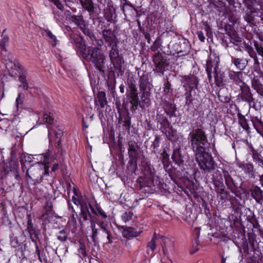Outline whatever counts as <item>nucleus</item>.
Wrapping results in <instances>:
<instances>
[{
	"label": "nucleus",
	"mask_w": 263,
	"mask_h": 263,
	"mask_svg": "<svg viewBox=\"0 0 263 263\" xmlns=\"http://www.w3.org/2000/svg\"><path fill=\"white\" fill-rule=\"evenodd\" d=\"M183 87L187 90H192L194 88H197L198 84V80L194 75L184 76Z\"/></svg>",
	"instance_id": "17"
},
{
	"label": "nucleus",
	"mask_w": 263,
	"mask_h": 263,
	"mask_svg": "<svg viewBox=\"0 0 263 263\" xmlns=\"http://www.w3.org/2000/svg\"><path fill=\"white\" fill-rule=\"evenodd\" d=\"M57 238L59 240L62 242L65 241L67 239V236L65 234V231L64 230L60 231Z\"/></svg>",
	"instance_id": "55"
},
{
	"label": "nucleus",
	"mask_w": 263,
	"mask_h": 263,
	"mask_svg": "<svg viewBox=\"0 0 263 263\" xmlns=\"http://www.w3.org/2000/svg\"><path fill=\"white\" fill-rule=\"evenodd\" d=\"M6 65L7 68H10L17 70L19 74H21L23 72H25L24 68L19 63H13L12 60L10 59L6 60Z\"/></svg>",
	"instance_id": "34"
},
{
	"label": "nucleus",
	"mask_w": 263,
	"mask_h": 263,
	"mask_svg": "<svg viewBox=\"0 0 263 263\" xmlns=\"http://www.w3.org/2000/svg\"><path fill=\"white\" fill-rule=\"evenodd\" d=\"M160 139H161V138L159 136H158V135L155 136V139L154 142H153V144L152 146L153 147V149H156L159 147L160 143Z\"/></svg>",
	"instance_id": "56"
},
{
	"label": "nucleus",
	"mask_w": 263,
	"mask_h": 263,
	"mask_svg": "<svg viewBox=\"0 0 263 263\" xmlns=\"http://www.w3.org/2000/svg\"><path fill=\"white\" fill-rule=\"evenodd\" d=\"M80 30L91 41L93 42L96 40L94 29L92 26H90L87 23Z\"/></svg>",
	"instance_id": "29"
},
{
	"label": "nucleus",
	"mask_w": 263,
	"mask_h": 263,
	"mask_svg": "<svg viewBox=\"0 0 263 263\" xmlns=\"http://www.w3.org/2000/svg\"><path fill=\"white\" fill-rule=\"evenodd\" d=\"M240 92L238 95V97L241 101L247 102L251 105V103L254 102V99L249 86L246 84L240 87Z\"/></svg>",
	"instance_id": "13"
},
{
	"label": "nucleus",
	"mask_w": 263,
	"mask_h": 263,
	"mask_svg": "<svg viewBox=\"0 0 263 263\" xmlns=\"http://www.w3.org/2000/svg\"><path fill=\"white\" fill-rule=\"evenodd\" d=\"M238 123L242 128L248 133L250 132V127L249 126L248 121L245 118V117L242 114H238Z\"/></svg>",
	"instance_id": "36"
},
{
	"label": "nucleus",
	"mask_w": 263,
	"mask_h": 263,
	"mask_svg": "<svg viewBox=\"0 0 263 263\" xmlns=\"http://www.w3.org/2000/svg\"><path fill=\"white\" fill-rule=\"evenodd\" d=\"M251 197L257 203H260L263 200V191L257 186H253L250 190Z\"/></svg>",
	"instance_id": "23"
},
{
	"label": "nucleus",
	"mask_w": 263,
	"mask_h": 263,
	"mask_svg": "<svg viewBox=\"0 0 263 263\" xmlns=\"http://www.w3.org/2000/svg\"><path fill=\"white\" fill-rule=\"evenodd\" d=\"M188 140L194 152L205 148L209 143L202 123L196 122V125L192 127V131L189 134Z\"/></svg>",
	"instance_id": "1"
},
{
	"label": "nucleus",
	"mask_w": 263,
	"mask_h": 263,
	"mask_svg": "<svg viewBox=\"0 0 263 263\" xmlns=\"http://www.w3.org/2000/svg\"><path fill=\"white\" fill-rule=\"evenodd\" d=\"M147 247L153 251L156 248V237L154 236L151 240L148 243Z\"/></svg>",
	"instance_id": "60"
},
{
	"label": "nucleus",
	"mask_w": 263,
	"mask_h": 263,
	"mask_svg": "<svg viewBox=\"0 0 263 263\" xmlns=\"http://www.w3.org/2000/svg\"><path fill=\"white\" fill-rule=\"evenodd\" d=\"M71 43L75 44L77 48V53L81 58L84 57L88 50V47L85 43L83 37L76 33H70L69 35Z\"/></svg>",
	"instance_id": "8"
},
{
	"label": "nucleus",
	"mask_w": 263,
	"mask_h": 263,
	"mask_svg": "<svg viewBox=\"0 0 263 263\" xmlns=\"http://www.w3.org/2000/svg\"><path fill=\"white\" fill-rule=\"evenodd\" d=\"M126 96L129 103L132 105L130 111L135 112L138 109L139 106L142 104L138 96V91L126 92Z\"/></svg>",
	"instance_id": "12"
},
{
	"label": "nucleus",
	"mask_w": 263,
	"mask_h": 263,
	"mask_svg": "<svg viewBox=\"0 0 263 263\" xmlns=\"http://www.w3.org/2000/svg\"><path fill=\"white\" fill-rule=\"evenodd\" d=\"M48 155L45 154L44 162H38L36 164H33L31 165L26 173V177L27 180L30 179L34 181V183H40L42 181L43 174L44 176L49 175L48 162L46 160Z\"/></svg>",
	"instance_id": "3"
},
{
	"label": "nucleus",
	"mask_w": 263,
	"mask_h": 263,
	"mask_svg": "<svg viewBox=\"0 0 263 263\" xmlns=\"http://www.w3.org/2000/svg\"><path fill=\"white\" fill-rule=\"evenodd\" d=\"M79 1L82 9L88 12L90 20L95 22L99 18V12L97 11L93 0H79Z\"/></svg>",
	"instance_id": "9"
},
{
	"label": "nucleus",
	"mask_w": 263,
	"mask_h": 263,
	"mask_svg": "<svg viewBox=\"0 0 263 263\" xmlns=\"http://www.w3.org/2000/svg\"><path fill=\"white\" fill-rule=\"evenodd\" d=\"M185 104L187 106H191L193 104V97L192 90H187L185 93Z\"/></svg>",
	"instance_id": "48"
},
{
	"label": "nucleus",
	"mask_w": 263,
	"mask_h": 263,
	"mask_svg": "<svg viewBox=\"0 0 263 263\" xmlns=\"http://www.w3.org/2000/svg\"><path fill=\"white\" fill-rule=\"evenodd\" d=\"M133 213L130 211L125 212L122 216V219L127 222L132 219Z\"/></svg>",
	"instance_id": "52"
},
{
	"label": "nucleus",
	"mask_w": 263,
	"mask_h": 263,
	"mask_svg": "<svg viewBox=\"0 0 263 263\" xmlns=\"http://www.w3.org/2000/svg\"><path fill=\"white\" fill-rule=\"evenodd\" d=\"M82 58L92 63L102 76H104L108 70V66L105 65V56L98 47L88 46L87 52Z\"/></svg>",
	"instance_id": "2"
},
{
	"label": "nucleus",
	"mask_w": 263,
	"mask_h": 263,
	"mask_svg": "<svg viewBox=\"0 0 263 263\" xmlns=\"http://www.w3.org/2000/svg\"><path fill=\"white\" fill-rule=\"evenodd\" d=\"M161 46V39L160 37H158L156 38L153 45L151 46L150 49L151 51L155 52Z\"/></svg>",
	"instance_id": "46"
},
{
	"label": "nucleus",
	"mask_w": 263,
	"mask_h": 263,
	"mask_svg": "<svg viewBox=\"0 0 263 263\" xmlns=\"http://www.w3.org/2000/svg\"><path fill=\"white\" fill-rule=\"evenodd\" d=\"M78 253L81 258L85 257L86 256L87 253L86 251L85 245L83 243H80Z\"/></svg>",
	"instance_id": "50"
},
{
	"label": "nucleus",
	"mask_w": 263,
	"mask_h": 263,
	"mask_svg": "<svg viewBox=\"0 0 263 263\" xmlns=\"http://www.w3.org/2000/svg\"><path fill=\"white\" fill-rule=\"evenodd\" d=\"M211 179L213 184L215 191L224 186L222 175L220 172L218 170L213 173Z\"/></svg>",
	"instance_id": "18"
},
{
	"label": "nucleus",
	"mask_w": 263,
	"mask_h": 263,
	"mask_svg": "<svg viewBox=\"0 0 263 263\" xmlns=\"http://www.w3.org/2000/svg\"><path fill=\"white\" fill-rule=\"evenodd\" d=\"M88 203H85L84 204H81V213H80V221L81 222L82 219L83 221H86L87 219V213L89 214L88 210Z\"/></svg>",
	"instance_id": "35"
},
{
	"label": "nucleus",
	"mask_w": 263,
	"mask_h": 263,
	"mask_svg": "<svg viewBox=\"0 0 263 263\" xmlns=\"http://www.w3.org/2000/svg\"><path fill=\"white\" fill-rule=\"evenodd\" d=\"M242 72L241 71H230L229 72V77L230 79L233 81L234 83L238 85L240 87L243 86L246 83L242 81Z\"/></svg>",
	"instance_id": "19"
},
{
	"label": "nucleus",
	"mask_w": 263,
	"mask_h": 263,
	"mask_svg": "<svg viewBox=\"0 0 263 263\" xmlns=\"http://www.w3.org/2000/svg\"><path fill=\"white\" fill-rule=\"evenodd\" d=\"M223 173L225 179V183L228 189L236 196L238 197L239 191H238L237 184L234 182L228 171H223Z\"/></svg>",
	"instance_id": "14"
},
{
	"label": "nucleus",
	"mask_w": 263,
	"mask_h": 263,
	"mask_svg": "<svg viewBox=\"0 0 263 263\" xmlns=\"http://www.w3.org/2000/svg\"><path fill=\"white\" fill-rule=\"evenodd\" d=\"M160 158H161V162L163 164V167L165 170H166L170 166L171 162L170 160L169 155L166 153V152L165 149L163 151L162 153L161 154Z\"/></svg>",
	"instance_id": "38"
},
{
	"label": "nucleus",
	"mask_w": 263,
	"mask_h": 263,
	"mask_svg": "<svg viewBox=\"0 0 263 263\" xmlns=\"http://www.w3.org/2000/svg\"><path fill=\"white\" fill-rule=\"evenodd\" d=\"M95 105H100L101 108H104L107 104L106 93L104 91H99L95 98Z\"/></svg>",
	"instance_id": "26"
},
{
	"label": "nucleus",
	"mask_w": 263,
	"mask_h": 263,
	"mask_svg": "<svg viewBox=\"0 0 263 263\" xmlns=\"http://www.w3.org/2000/svg\"><path fill=\"white\" fill-rule=\"evenodd\" d=\"M109 25V24L107 26H104L105 28L102 30L101 33L103 40L108 46L115 45L119 42L115 31L111 29H107Z\"/></svg>",
	"instance_id": "11"
},
{
	"label": "nucleus",
	"mask_w": 263,
	"mask_h": 263,
	"mask_svg": "<svg viewBox=\"0 0 263 263\" xmlns=\"http://www.w3.org/2000/svg\"><path fill=\"white\" fill-rule=\"evenodd\" d=\"M27 229L29 233L30 238L32 241L35 242L36 240L38 239V233L36 231L35 228L32 223L31 219H29L27 222Z\"/></svg>",
	"instance_id": "31"
},
{
	"label": "nucleus",
	"mask_w": 263,
	"mask_h": 263,
	"mask_svg": "<svg viewBox=\"0 0 263 263\" xmlns=\"http://www.w3.org/2000/svg\"><path fill=\"white\" fill-rule=\"evenodd\" d=\"M45 32L46 33V35L49 38V41L51 44L52 46L53 47H55L57 44L56 37L49 30H45Z\"/></svg>",
	"instance_id": "44"
},
{
	"label": "nucleus",
	"mask_w": 263,
	"mask_h": 263,
	"mask_svg": "<svg viewBox=\"0 0 263 263\" xmlns=\"http://www.w3.org/2000/svg\"><path fill=\"white\" fill-rule=\"evenodd\" d=\"M249 221L252 224L253 227L255 229L260 228V224L256 218L253 216L249 219Z\"/></svg>",
	"instance_id": "58"
},
{
	"label": "nucleus",
	"mask_w": 263,
	"mask_h": 263,
	"mask_svg": "<svg viewBox=\"0 0 263 263\" xmlns=\"http://www.w3.org/2000/svg\"><path fill=\"white\" fill-rule=\"evenodd\" d=\"M195 154V159L197 161L200 168L202 170L204 173H209L214 171L217 164L214 160V159L211 154L205 152V148L197 151L194 152Z\"/></svg>",
	"instance_id": "5"
},
{
	"label": "nucleus",
	"mask_w": 263,
	"mask_h": 263,
	"mask_svg": "<svg viewBox=\"0 0 263 263\" xmlns=\"http://www.w3.org/2000/svg\"><path fill=\"white\" fill-rule=\"evenodd\" d=\"M25 98V95L23 93H20L16 99V106L18 107L19 105H22Z\"/></svg>",
	"instance_id": "57"
},
{
	"label": "nucleus",
	"mask_w": 263,
	"mask_h": 263,
	"mask_svg": "<svg viewBox=\"0 0 263 263\" xmlns=\"http://www.w3.org/2000/svg\"><path fill=\"white\" fill-rule=\"evenodd\" d=\"M112 9L107 6L103 10V17L109 23H111L112 21Z\"/></svg>",
	"instance_id": "39"
},
{
	"label": "nucleus",
	"mask_w": 263,
	"mask_h": 263,
	"mask_svg": "<svg viewBox=\"0 0 263 263\" xmlns=\"http://www.w3.org/2000/svg\"><path fill=\"white\" fill-rule=\"evenodd\" d=\"M111 63L112 64L114 69L117 71L118 76H122L124 73V70L123 67L124 64V60L122 57L110 60Z\"/></svg>",
	"instance_id": "20"
},
{
	"label": "nucleus",
	"mask_w": 263,
	"mask_h": 263,
	"mask_svg": "<svg viewBox=\"0 0 263 263\" xmlns=\"http://www.w3.org/2000/svg\"><path fill=\"white\" fill-rule=\"evenodd\" d=\"M157 119L158 120V122H159L160 124H161L162 125V127H161L160 129H162V128H164L165 129L166 128L170 127L171 124L168 121L167 118L164 115H159L158 117H157Z\"/></svg>",
	"instance_id": "40"
},
{
	"label": "nucleus",
	"mask_w": 263,
	"mask_h": 263,
	"mask_svg": "<svg viewBox=\"0 0 263 263\" xmlns=\"http://www.w3.org/2000/svg\"><path fill=\"white\" fill-rule=\"evenodd\" d=\"M171 90V84L168 80L165 82L163 87V93L165 95H168Z\"/></svg>",
	"instance_id": "54"
},
{
	"label": "nucleus",
	"mask_w": 263,
	"mask_h": 263,
	"mask_svg": "<svg viewBox=\"0 0 263 263\" xmlns=\"http://www.w3.org/2000/svg\"><path fill=\"white\" fill-rule=\"evenodd\" d=\"M254 46L257 53L263 58V46L262 44L258 43L256 41H254Z\"/></svg>",
	"instance_id": "53"
},
{
	"label": "nucleus",
	"mask_w": 263,
	"mask_h": 263,
	"mask_svg": "<svg viewBox=\"0 0 263 263\" xmlns=\"http://www.w3.org/2000/svg\"><path fill=\"white\" fill-rule=\"evenodd\" d=\"M165 112L170 117L176 116L175 111L176 108L175 105L174 104H170L166 107L164 109Z\"/></svg>",
	"instance_id": "42"
},
{
	"label": "nucleus",
	"mask_w": 263,
	"mask_h": 263,
	"mask_svg": "<svg viewBox=\"0 0 263 263\" xmlns=\"http://www.w3.org/2000/svg\"><path fill=\"white\" fill-rule=\"evenodd\" d=\"M204 29L206 32V35L209 37H211L212 36V32L211 31V29L208 24L205 23L204 24Z\"/></svg>",
	"instance_id": "61"
},
{
	"label": "nucleus",
	"mask_w": 263,
	"mask_h": 263,
	"mask_svg": "<svg viewBox=\"0 0 263 263\" xmlns=\"http://www.w3.org/2000/svg\"><path fill=\"white\" fill-rule=\"evenodd\" d=\"M229 193L227 191L226 192H223V193L220 194L219 195H217V197L220 199L221 200L226 201L228 198Z\"/></svg>",
	"instance_id": "62"
},
{
	"label": "nucleus",
	"mask_w": 263,
	"mask_h": 263,
	"mask_svg": "<svg viewBox=\"0 0 263 263\" xmlns=\"http://www.w3.org/2000/svg\"><path fill=\"white\" fill-rule=\"evenodd\" d=\"M251 86L256 90L258 87H260L261 85L259 83L258 79L254 78L251 81Z\"/></svg>",
	"instance_id": "59"
},
{
	"label": "nucleus",
	"mask_w": 263,
	"mask_h": 263,
	"mask_svg": "<svg viewBox=\"0 0 263 263\" xmlns=\"http://www.w3.org/2000/svg\"><path fill=\"white\" fill-rule=\"evenodd\" d=\"M162 250L165 256L167 255L169 253H172L174 251V242L168 238H164L163 239Z\"/></svg>",
	"instance_id": "24"
},
{
	"label": "nucleus",
	"mask_w": 263,
	"mask_h": 263,
	"mask_svg": "<svg viewBox=\"0 0 263 263\" xmlns=\"http://www.w3.org/2000/svg\"><path fill=\"white\" fill-rule=\"evenodd\" d=\"M9 42V37L7 35H2V39L0 41V47L3 50H6V46Z\"/></svg>",
	"instance_id": "45"
},
{
	"label": "nucleus",
	"mask_w": 263,
	"mask_h": 263,
	"mask_svg": "<svg viewBox=\"0 0 263 263\" xmlns=\"http://www.w3.org/2000/svg\"><path fill=\"white\" fill-rule=\"evenodd\" d=\"M139 87L140 89V100L142 103L139 107L144 108L145 106L149 107L151 105V91L153 87L152 81L147 74H143L139 79Z\"/></svg>",
	"instance_id": "4"
},
{
	"label": "nucleus",
	"mask_w": 263,
	"mask_h": 263,
	"mask_svg": "<svg viewBox=\"0 0 263 263\" xmlns=\"http://www.w3.org/2000/svg\"><path fill=\"white\" fill-rule=\"evenodd\" d=\"M109 46L111 47V49L109 51L108 53L110 60H112L121 57L119 55V50L118 49V44H115V45Z\"/></svg>",
	"instance_id": "37"
},
{
	"label": "nucleus",
	"mask_w": 263,
	"mask_h": 263,
	"mask_svg": "<svg viewBox=\"0 0 263 263\" xmlns=\"http://www.w3.org/2000/svg\"><path fill=\"white\" fill-rule=\"evenodd\" d=\"M252 158L253 161L258 164L259 166L263 167V160L261 159L260 155L256 151H252Z\"/></svg>",
	"instance_id": "43"
},
{
	"label": "nucleus",
	"mask_w": 263,
	"mask_h": 263,
	"mask_svg": "<svg viewBox=\"0 0 263 263\" xmlns=\"http://www.w3.org/2000/svg\"><path fill=\"white\" fill-rule=\"evenodd\" d=\"M20 76L18 78V80L22 83L27 82L26 76L25 74V72H23L21 74H19Z\"/></svg>",
	"instance_id": "64"
},
{
	"label": "nucleus",
	"mask_w": 263,
	"mask_h": 263,
	"mask_svg": "<svg viewBox=\"0 0 263 263\" xmlns=\"http://www.w3.org/2000/svg\"><path fill=\"white\" fill-rule=\"evenodd\" d=\"M70 20L71 22L74 23L80 29L87 24V22L84 20V17L82 14L80 15H72L70 16Z\"/></svg>",
	"instance_id": "28"
},
{
	"label": "nucleus",
	"mask_w": 263,
	"mask_h": 263,
	"mask_svg": "<svg viewBox=\"0 0 263 263\" xmlns=\"http://www.w3.org/2000/svg\"><path fill=\"white\" fill-rule=\"evenodd\" d=\"M118 124H122V126L125 130L129 131L130 127V117L129 113L120 114L118 119Z\"/></svg>",
	"instance_id": "22"
},
{
	"label": "nucleus",
	"mask_w": 263,
	"mask_h": 263,
	"mask_svg": "<svg viewBox=\"0 0 263 263\" xmlns=\"http://www.w3.org/2000/svg\"><path fill=\"white\" fill-rule=\"evenodd\" d=\"M247 10L243 16L244 20L250 25H254L256 23L255 18V14L258 13L259 9L251 7L250 5H247Z\"/></svg>",
	"instance_id": "15"
},
{
	"label": "nucleus",
	"mask_w": 263,
	"mask_h": 263,
	"mask_svg": "<svg viewBox=\"0 0 263 263\" xmlns=\"http://www.w3.org/2000/svg\"><path fill=\"white\" fill-rule=\"evenodd\" d=\"M99 232H100V229H97L96 230L92 231V234H91V238L92 241L93 242L95 245L100 240Z\"/></svg>",
	"instance_id": "49"
},
{
	"label": "nucleus",
	"mask_w": 263,
	"mask_h": 263,
	"mask_svg": "<svg viewBox=\"0 0 263 263\" xmlns=\"http://www.w3.org/2000/svg\"><path fill=\"white\" fill-rule=\"evenodd\" d=\"M152 60L155 66L154 71L163 76L164 72L168 69L167 68L169 66V63L167 61L166 57L160 51H158L153 55Z\"/></svg>",
	"instance_id": "6"
},
{
	"label": "nucleus",
	"mask_w": 263,
	"mask_h": 263,
	"mask_svg": "<svg viewBox=\"0 0 263 263\" xmlns=\"http://www.w3.org/2000/svg\"><path fill=\"white\" fill-rule=\"evenodd\" d=\"M45 212L41 215L40 218L43 220L45 224L50 222V220L53 217V205L50 201L46 202L44 205Z\"/></svg>",
	"instance_id": "16"
},
{
	"label": "nucleus",
	"mask_w": 263,
	"mask_h": 263,
	"mask_svg": "<svg viewBox=\"0 0 263 263\" xmlns=\"http://www.w3.org/2000/svg\"><path fill=\"white\" fill-rule=\"evenodd\" d=\"M261 0H243V2L245 6L247 8V5H249L251 7L255 8L256 5H260L262 3Z\"/></svg>",
	"instance_id": "47"
},
{
	"label": "nucleus",
	"mask_w": 263,
	"mask_h": 263,
	"mask_svg": "<svg viewBox=\"0 0 263 263\" xmlns=\"http://www.w3.org/2000/svg\"><path fill=\"white\" fill-rule=\"evenodd\" d=\"M50 2L53 3L57 8L60 10L63 9V6L60 0H49Z\"/></svg>",
	"instance_id": "63"
},
{
	"label": "nucleus",
	"mask_w": 263,
	"mask_h": 263,
	"mask_svg": "<svg viewBox=\"0 0 263 263\" xmlns=\"http://www.w3.org/2000/svg\"><path fill=\"white\" fill-rule=\"evenodd\" d=\"M240 167L244 169L245 171L250 174L251 177L254 176V166L251 163H245L239 165Z\"/></svg>",
	"instance_id": "41"
},
{
	"label": "nucleus",
	"mask_w": 263,
	"mask_h": 263,
	"mask_svg": "<svg viewBox=\"0 0 263 263\" xmlns=\"http://www.w3.org/2000/svg\"><path fill=\"white\" fill-rule=\"evenodd\" d=\"M251 121L257 132L262 135L263 132V122L261 118L257 116H252L251 117Z\"/></svg>",
	"instance_id": "27"
},
{
	"label": "nucleus",
	"mask_w": 263,
	"mask_h": 263,
	"mask_svg": "<svg viewBox=\"0 0 263 263\" xmlns=\"http://www.w3.org/2000/svg\"><path fill=\"white\" fill-rule=\"evenodd\" d=\"M97 224L100 227V240L106 243H111L112 242V237L108 224L103 221H98Z\"/></svg>",
	"instance_id": "10"
},
{
	"label": "nucleus",
	"mask_w": 263,
	"mask_h": 263,
	"mask_svg": "<svg viewBox=\"0 0 263 263\" xmlns=\"http://www.w3.org/2000/svg\"><path fill=\"white\" fill-rule=\"evenodd\" d=\"M172 159L173 162L178 166H182L184 164V156L181 154L180 148H176L173 151L172 155Z\"/></svg>",
	"instance_id": "21"
},
{
	"label": "nucleus",
	"mask_w": 263,
	"mask_h": 263,
	"mask_svg": "<svg viewBox=\"0 0 263 263\" xmlns=\"http://www.w3.org/2000/svg\"><path fill=\"white\" fill-rule=\"evenodd\" d=\"M142 154L140 146L134 141L130 140L128 142V154L129 158V163L137 166V161Z\"/></svg>",
	"instance_id": "7"
},
{
	"label": "nucleus",
	"mask_w": 263,
	"mask_h": 263,
	"mask_svg": "<svg viewBox=\"0 0 263 263\" xmlns=\"http://www.w3.org/2000/svg\"><path fill=\"white\" fill-rule=\"evenodd\" d=\"M126 85V92L128 91H137L138 88L136 85V81L134 77L128 76L126 81L125 82Z\"/></svg>",
	"instance_id": "30"
},
{
	"label": "nucleus",
	"mask_w": 263,
	"mask_h": 263,
	"mask_svg": "<svg viewBox=\"0 0 263 263\" xmlns=\"http://www.w3.org/2000/svg\"><path fill=\"white\" fill-rule=\"evenodd\" d=\"M123 236L128 239L139 236L141 232H137L132 227L123 228Z\"/></svg>",
	"instance_id": "33"
},
{
	"label": "nucleus",
	"mask_w": 263,
	"mask_h": 263,
	"mask_svg": "<svg viewBox=\"0 0 263 263\" xmlns=\"http://www.w3.org/2000/svg\"><path fill=\"white\" fill-rule=\"evenodd\" d=\"M18 166V163L17 161L11 160L8 163L3 164V172L5 174H7L10 171H15Z\"/></svg>",
	"instance_id": "32"
},
{
	"label": "nucleus",
	"mask_w": 263,
	"mask_h": 263,
	"mask_svg": "<svg viewBox=\"0 0 263 263\" xmlns=\"http://www.w3.org/2000/svg\"><path fill=\"white\" fill-rule=\"evenodd\" d=\"M88 205H89V207L91 209V212H92V214L89 213V216L91 218L90 221L94 220V221H97V222L100 221V220H98V215L97 214V212H96V211L95 210V209H93V208L92 206V205H91V204L90 203H88Z\"/></svg>",
	"instance_id": "51"
},
{
	"label": "nucleus",
	"mask_w": 263,
	"mask_h": 263,
	"mask_svg": "<svg viewBox=\"0 0 263 263\" xmlns=\"http://www.w3.org/2000/svg\"><path fill=\"white\" fill-rule=\"evenodd\" d=\"M232 63L236 68L240 70H243L248 65V61L243 58H232Z\"/></svg>",
	"instance_id": "25"
}]
</instances>
